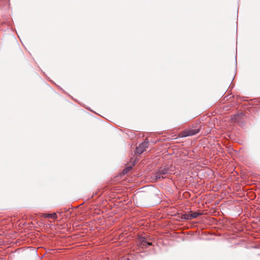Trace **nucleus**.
Listing matches in <instances>:
<instances>
[{
  "mask_svg": "<svg viewBox=\"0 0 260 260\" xmlns=\"http://www.w3.org/2000/svg\"><path fill=\"white\" fill-rule=\"evenodd\" d=\"M158 170L160 172L161 174H162V179H164L166 177L164 176L170 174V172H169V170L167 168H161V169H159Z\"/></svg>",
  "mask_w": 260,
  "mask_h": 260,
  "instance_id": "nucleus-4",
  "label": "nucleus"
},
{
  "mask_svg": "<svg viewBox=\"0 0 260 260\" xmlns=\"http://www.w3.org/2000/svg\"><path fill=\"white\" fill-rule=\"evenodd\" d=\"M161 178H162V174H161L159 170L156 173H155L152 177V180L155 182L157 181L158 180Z\"/></svg>",
  "mask_w": 260,
  "mask_h": 260,
  "instance_id": "nucleus-3",
  "label": "nucleus"
},
{
  "mask_svg": "<svg viewBox=\"0 0 260 260\" xmlns=\"http://www.w3.org/2000/svg\"><path fill=\"white\" fill-rule=\"evenodd\" d=\"M200 131V128H189L180 133L179 136L180 137H186L191 136L198 134Z\"/></svg>",
  "mask_w": 260,
  "mask_h": 260,
  "instance_id": "nucleus-1",
  "label": "nucleus"
},
{
  "mask_svg": "<svg viewBox=\"0 0 260 260\" xmlns=\"http://www.w3.org/2000/svg\"><path fill=\"white\" fill-rule=\"evenodd\" d=\"M132 169V167H127L124 170L123 173H127L128 172H129Z\"/></svg>",
  "mask_w": 260,
  "mask_h": 260,
  "instance_id": "nucleus-9",
  "label": "nucleus"
},
{
  "mask_svg": "<svg viewBox=\"0 0 260 260\" xmlns=\"http://www.w3.org/2000/svg\"><path fill=\"white\" fill-rule=\"evenodd\" d=\"M190 214L189 213H185V214H184L182 215V218H183V219H187V220H190L191 219V217H190Z\"/></svg>",
  "mask_w": 260,
  "mask_h": 260,
  "instance_id": "nucleus-6",
  "label": "nucleus"
},
{
  "mask_svg": "<svg viewBox=\"0 0 260 260\" xmlns=\"http://www.w3.org/2000/svg\"><path fill=\"white\" fill-rule=\"evenodd\" d=\"M191 219L197 218L200 214L198 212L190 213Z\"/></svg>",
  "mask_w": 260,
  "mask_h": 260,
  "instance_id": "nucleus-7",
  "label": "nucleus"
},
{
  "mask_svg": "<svg viewBox=\"0 0 260 260\" xmlns=\"http://www.w3.org/2000/svg\"><path fill=\"white\" fill-rule=\"evenodd\" d=\"M42 217L44 218L50 217L53 219H56L57 218V216L55 213H53L52 214L44 213L43 214Z\"/></svg>",
  "mask_w": 260,
  "mask_h": 260,
  "instance_id": "nucleus-5",
  "label": "nucleus"
},
{
  "mask_svg": "<svg viewBox=\"0 0 260 260\" xmlns=\"http://www.w3.org/2000/svg\"><path fill=\"white\" fill-rule=\"evenodd\" d=\"M148 145L149 144L148 142L145 141L144 142L141 143L138 147L136 148V153L138 154H141L145 150L146 148L148 147Z\"/></svg>",
  "mask_w": 260,
  "mask_h": 260,
  "instance_id": "nucleus-2",
  "label": "nucleus"
},
{
  "mask_svg": "<svg viewBox=\"0 0 260 260\" xmlns=\"http://www.w3.org/2000/svg\"><path fill=\"white\" fill-rule=\"evenodd\" d=\"M239 117V115H234L233 120L235 122H237L238 121Z\"/></svg>",
  "mask_w": 260,
  "mask_h": 260,
  "instance_id": "nucleus-10",
  "label": "nucleus"
},
{
  "mask_svg": "<svg viewBox=\"0 0 260 260\" xmlns=\"http://www.w3.org/2000/svg\"><path fill=\"white\" fill-rule=\"evenodd\" d=\"M141 244L143 245H145V244H147L148 245H151V243L149 242H146V239L145 238H142L141 240Z\"/></svg>",
  "mask_w": 260,
  "mask_h": 260,
  "instance_id": "nucleus-8",
  "label": "nucleus"
}]
</instances>
